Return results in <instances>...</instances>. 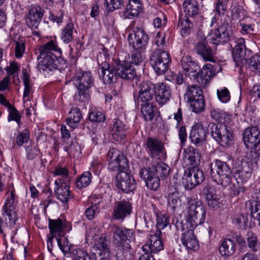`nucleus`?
Here are the masks:
<instances>
[{
    "label": "nucleus",
    "mask_w": 260,
    "mask_h": 260,
    "mask_svg": "<svg viewBox=\"0 0 260 260\" xmlns=\"http://www.w3.org/2000/svg\"><path fill=\"white\" fill-rule=\"evenodd\" d=\"M186 215L187 222L190 224L191 229H183L181 241L182 245L187 249L196 250L199 248V243L193 229L204 222L206 215V208L195 199L188 198Z\"/></svg>",
    "instance_id": "nucleus-1"
},
{
    "label": "nucleus",
    "mask_w": 260,
    "mask_h": 260,
    "mask_svg": "<svg viewBox=\"0 0 260 260\" xmlns=\"http://www.w3.org/2000/svg\"><path fill=\"white\" fill-rule=\"evenodd\" d=\"M61 54V49L56 43L51 40L39 46L38 48V59L40 60L38 64V69L40 71H52L53 69L62 68L59 64V58L57 59L54 53Z\"/></svg>",
    "instance_id": "nucleus-2"
},
{
    "label": "nucleus",
    "mask_w": 260,
    "mask_h": 260,
    "mask_svg": "<svg viewBox=\"0 0 260 260\" xmlns=\"http://www.w3.org/2000/svg\"><path fill=\"white\" fill-rule=\"evenodd\" d=\"M148 35L142 28H135L129 34L128 43L132 48L131 63L138 65L143 61V55L148 43Z\"/></svg>",
    "instance_id": "nucleus-3"
},
{
    "label": "nucleus",
    "mask_w": 260,
    "mask_h": 260,
    "mask_svg": "<svg viewBox=\"0 0 260 260\" xmlns=\"http://www.w3.org/2000/svg\"><path fill=\"white\" fill-rule=\"evenodd\" d=\"M72 81L78 90L74 95L75 100L81 103H87L89 100V89L94 83L91 73L81 70L77 71Z\"/></svg>",
    "instance_id": "nucleus-4"
},
{
    "label": "nucleus",
    "mask_w": 260,
    "mask_h": 260,
    "mask_svg": "<svg viewBox=\"0 0 260 260\" xmlns=\"http://www.w3.org/2000/svg\"><path fill=\"white\" fill-rule=\"evenodd\" d=\"M210 172L212 180L223 188L226 187L232 179L231 168L226 162L216 159L210 164Z\"/></svg>",
    "instance_id": "nucleus-5"
},
{
    "label": "nucleus",
    "mask_w": 260,
    "mask_h": 260,
    "mask_svg": "<svg viewBox=\"0 0 260 260\" xmlns=\"http://www.w3.org/2000/svg\"><path fill=\"white\" fill-rule=\"evenodd\" d=\"M213 138L223 147H228L232 143L233 133L231 128L225 124H209Z\"/></svg>",
    "instance_id": "nucleus-6"
},
{
    "label": "nucleus",
    "mask_w": 260,
    "mask_h": 260,
    "mask_svg": "<svg viewBox=\"0 0 260 260\" xmlns=\"http://www.w3.org/2000/svg\"><path fill=\"white\" fill-rule=\"evenodd\" d=\"M171 62L169 53L164 49L156 48L151 54L150 63L157 75L164 74Z\"/></svg>",
    "instance_id": "nucleus-7"
},
{
    "label": "nucleus",
    "mask_w": 260,
    "mask_h": 260,
    "mask_svg": "<svg viewBox=\"0 0 260 260\" xmlns=\"http://www.w3.org/2000/svg\"><path fill=\"white\" fill-rule=\"evenodd\" d=\"M208 37L213 44L226 43L234 41L235 38L232 27L227 22H223L217 29L212 30Z\"/></svg>",
    "instance_id": "nucleus-8"
},
{
    "label": "nucleus",
    "mask_w": 260,
    "mask_h": 260,
    "mask_svg": "<svg viewBox=\"0 0 260 260\" xmlns=\"http://www.w3.org/2000/svg\"><path fill=\"white\" fill-rule=\"evenodd\" d=\"M93 240L94 244L91 252L94 260H110V251L106 237L102 235H95Z\"/></svg>",
    "instance_id": "nucleus-9"
},
{
    "label": "nucleus",
    "mask_w": 260,
    "mask_h": 260,
    "mask_svg": "<svg viewBox=\"0 0 260 260\" xmlns=\"http://www.w3.org/2000/svg\"><path fill=\"white\" fill-rule=\"evenodd\" d=\"M108 168L112 171L127 169L128 162L126 157L120 151L115 148L110 149L107 154Z\"/></svg>",
    "instance_id": "nucleus-10"
},
{
    "label": "nucleus",
    "mask_w": 260,
    "mask_h": 260,
    "mask_svg": "<svg viewBox=\"0 0 260 260\" xmlns=\"http://www.w3.org/2000/svg\"><path fill=\"white\" fill-rule=\"evenodd\" d=\"M127 169L118 170L115 177L116 186L125 193H129L136 188V182L132 175L127 172Z\"/></svg>",
    "instance_id": "nucleus-11"
},
{
    "label": "nucleus",
    "mask_w": 260,
    "mask_h": 260,
    "mask_svg": "<svg viewBox=\"0 0 260 260\" xmlns=\"http://www.w3.org/2000/svg\"><path fill=\"white\" fill-rule=\"evenodd\" d=\"M204 179L203 171L198 167H194L185 172L182 182L186 189L190 190L202 183Z\"/></svg>",
    "instance_id": "nucleus-12"
},
{
    "label": "nucleus",
    "mask_w": 260,
    "mask_h": 260,
    "mask_svg": "<svg viewBox=\"0 0 260 260\" xmlns=\"http://www.w3.org/2000/svg\"><path fill=\"white\" fill-rule=\"evenodd\" d=\"M252 164L245 159L238 158L233 162L235 177L242 182L247 181L252 173Z\"/></svg>",
    "instance_id": "nucleus-13"
},
{
    "label": "nucleus",
    "mask_w": 260,
    "mask_h": 260,
    "mask_svg": "<svg viewBox=\"0 0 260 260\" xmlns=\"http://www.w3.org/2000/svg\"><path fill=\"white\" fill-rule=\"evenodd\" d=\"M243 139L246 148L255 152L256 147L260 142V131L256 126L248 127L243 133Z\"/></svg>",
    "instance_id": "nucleus-14"
},
{
    "label": "nucleus",
    "mask_w": 260,
    "mask_h": 260,
    "mask_svg": "<svg viewBox=\"0 0 260 260\" xmlns=\"http://www.w3.org/2000/svg\"><path fill=\"white\" fill-rule=\"evenodd\" d=\"M208 134L206 124L202 123H197L192 127L190 133V141L196 146H200L206 141Z\"/></svg>",
    "instance_id": "nucleus-15"
},
{
    "label": "nucleus",
    "mask_w": 260,
    "mask_h": 260,
    "mask_svg": "<svg viewBox=\"0 0 260 260\" xmlns=\"http://www.w3.org/2000/svg\"><path fill=\"white\" fill-rule=\"evenodd\" d=\"M180 64L185 75L189 77L191 80H196L200 70L198 63L194 61L190 56L185 55L182 57Z\"/></svg>",
    "instance_id": "nucleus-16"
},
{
    "label": "nucleus",
    "mask_w": 260,
    "mask_h": 260,
    "mask_svg": "<svg viewBox=\"0 0 260 260\" xmlns=\"http://www.w3.org/2000/svg\"><path fill=\"white\" fill-rule=\"evenodd\" d=\"M161 234L160 231L156 230L153 234L150 235L148 241L142 247L143 251L152 253L163 250L164 246L160 239Z\"/></svg>",
    "instance_id": "nucleus-17"
},
{
    "label": "nucleus",
    "mask_w": 260,
    "mask_h": 260,
    "mask_svg": "<svg viewBox=\"0 0 260 260\" xmlns=\"http://www.w3.org/2000/svg\"><path fill=\"white\" fill-rule=\"evenodd\" d=\"M99 75L106 84L115 82L118 76L115 67L110 66L106 61H103L99 65Z\"/></svg>",
    "instance_id": "nucleus-18"
},
{
    "label": "nucleus",
    "mask_w": 260,
    "mask_h": 260,
    "mask_svg": "<svg viewBox=\"0 0 260 260\" xmlns=\"http://www.w3.org/2000/svg\"><path fill=\"white\" fill-rule=\"evenodd\" d=\"M132 211L131 203L127 201L116 202L113 207L112 216L115 219L123 220Z\"/></svg>",
    "instance_id": "nucleus-19"
},
{
    "label": "nucleus",
    "mask_w": 260,
    "mask_h": 260,
    "mask_svg": "<svg viewBox=\"0 0 260 260\" xmlns=\"http://www.w3.org/2000/svg\"><path fill=\"white\" fill-rule=\"evenodd\" d=\"M156 85L149 81L142 82L139 85L138 103L150 102L155 95Z\"/></svg>",
    "instance_id": "nucleus-20"
},
{
    "label": "nucleus",
    "mask_w": 260,
    "mask_h": 260,
    "mask_svg": "<svg viewBox=\"0 0 260 260\" xmlns=\"http://www.w3.org/2000/svg\"><path fill=\"white\" fill-rule=\"evenodd\" d=\"M16 207V197L7 196L3 207V213L9 217L10 225L16 224L18 217L15 210Z\"/></svg>",
    "instance_id": "nucleus-21"
},
{
    "label": "nucleus",
    "mask_w": 260,
    "mask_h": 260,
    "mask_svg": "<svg viewBox=\"0 0 260 260\" xmlns=\"http://www.w3.org/2000/svg\"><path fill=\"white\" fill-rule=\"evenodd\" d=\"M43 14L44 10L40 6H32L25 16L27 25L31 28H38Z\"/></svg>",
    "instance_id": "nucleus-22"
},
{
    "label": "nucleus",
    "mask_w": 260,
    "mask_h": 260,
    "mask_svg": "<svg viewBox=\"0 0 260 260\" xmlns=\"http://www.w3.org/2000/svg\"><path fill=\"white\" fill-rule=\"evenodd\" d=\"M149 169H142L139 174L140 177L145 181L146 186L153 190H156L160 185V180L157 174H154L149 171Z\"/></svg>",
    "instance_id": "nucleus-23"
},
{
    "label": "nucleus",
    "mask_w": 260,
    "mask_h": 260,
    "mask_svg": "<svg viewBox=\"0 0 260 260\" xmlns=\"http://www.w3.org/2000/svg\"><path fill=\"white\" fill-rule=\"evenodd\" d=\"M157 94L155 99L157 104L160 106L166 104L172 96V89L170 86L165 83H158L156 84Z\"/></svg>",
    "instance_id": "nucleus-24"
},
{
    "label": "nucleus",
    "mask_w": 260,
    "mask_h": 260,
    "mask_svg": "<svg viewBox=\"0 0 260 260\" xmlns=\"http://www.w3.org/2000/svg\"><path fill=\"white\" fill-rule=\"evenodd\" d=\"M201 155L196 148L188 146L183 150V159L186 166L197 167L200 164Z\"/></svg>",
    "instance_id": "nucleus-25"
},
{
    "label": "nucleus",
    "mask_w": 260,
    "mask_h": 260,
    "mask_svg": "<svg viewBox=\"0 0 260 260\" xmlns=\"http://www.w3.org/2000/svg\"><path fill=\"white\" fill-rule=\"evenodd\" d=\"M54 183L57 187L55 189L56 198L63 203L68 202L72 198L69 186V182L63 183L62 179H57Z\"/></svg>",
    "instance_id": "nucleus-26"
},
{
    "label": "nucleus",
    "mask_w": 260,
    "mask_h": 260,
    "mask_svg": "<svg viewBox=\"0 0 260 260\" xmlns=\"http://www.w3.org/2000/svg\"><path fill=\"white\" fill-rule=\"evenodd\" d=\"M216 74L214 67L210 63L204 66L196 79L197 82L202 87H205L209 82L211 78Z\"/></svg>",
    "instance_id": "nucleus-27"
},
{
    "label": "nucleus",
    "mask_w": 260,
    "mask_h": 260,
    "mask_svg": "<svg viewBox=\"0 0 260 260\" xmlns=\"http://www.w3.org/2000/svg\"><path fill=\"white\" fill-rule=\"evenodd\" d=\"M115 69L117 76L124 79L131 80L136 75L135 69L128 62H124L116 64Z\"/></svg>",
    "instance_id": "nucleus-28"
},
{
    "label": "nucleus",
    "mask_w": 260,
    "mask_h": 260,
    "mask_svg": "<svg viewBox=\"0 0 260 260\" xmlns=\"http://www.w3.org/2000/svg\"><path fill=\"white\" fill-rule=\"evenodd\" d=\"M113 238L117 242L134 241L135 239L133 230L116 226L114 229Z\"/></svg>",
    "instance_id": "nucleus-29"
},
{
    "label": "nucleus",
    "mask_w": 260,
    "mask_h": 260,
    "mask_svg": "<svg viewBox=\"0 0 260 260\" xmlns=\"http://www.w3.org/2000/svg\"><path fill=\"white\" fill-rule=\"evenodd\" d=\"M128 127L126 124L119 119H115L112 126V135L113 138L116 141L124 139Z\"/></svg>",
    "instance_id": "nucleus-30"
},
{
    "label": "nucleus",
    "mask_w": 260,
    "mask_h": 260,
    "mask_svg": "<svg viewBox=\"0 0 260 260\" xmlns=\"http://www.w3.org/2000/svg\"><path fill=\"white\" fill-rule=\"evenodd\" d=\"M236 250V245L234 240L225 238L220 241L218 248L219 253L223 257L233 255Z\"/></svg>",
    "instance_id": "nucleus-31"
},
{
    "label": "nucleus",
    "mask_w": 260,
    "mask_h": 260,
    "mask_svg": "<svg viewBox=\"0 0 260 260\" xmlns=\"http://www.w3.org/2000/svg\"><path fill=\"white\" fill-rule=\"evenodd\" d=\"M146 150L151 157H156L163 151V144L156 139L148 138L146 140Z\"/></svg>",
    "instance_id": "nucleus-32"
},
{
    "label": "nucleus",
    "mask_w": 260,
    "mask_h": 260,
    "mask_svg": "<svg viewBox=\"0 0 260 260\" xmlns=\"http://www.w3.org/2000/svg\"><path fill=\"white\" fill-rule=\"evenodd\" d=\"M198 54L201 55L205 61L215 62L214 53L212 49L204 42H198L196 46Z\"/></svg>",
    "instance_id": "nucleus-33"
},
{
    "label": "nucleus",
    "mask_w": 260,
    "mask_h": 260,
    "mask_svg": "<svg viewBox=\"0 0 260 260\" xmlns=\"http://www.w3.org/2000/svg\"><path fill=\"white\" fill-rule=\"evenodd\" d=\"M49 228L52 234L69 231L71 229L70 223L61 219L49 220Z\"/></svg>",
    "instance_id": "nucleus-34"
},
{
    "label": "nucleus",
    "mask_w": 260,
    "mask_h": 260,
    "mask_svg": "<svg viewBox=\"0 0 260 260\" xmlns=\"http://www.w3.org/2000/svg\"><path fill=\"white\" fill-rule=\"evenodd\" d=\"M235 45L233 49V56L235 60H238L242 58L245 54L246 47L245 41L242 38H234V41Z\"/></svg>",
    "instance_id": "nucleus-35"
},
{
    "label": "nucleus",
    "mask_w": 260,
    "mask_h": 260,
    "mask_svg": "<svg viewBox=\"0 0 260 260\" xmlns=\"http://www.w3.org/2000/svg\"><path fill=\"white\" fill-rule=\"evenodd\" d=\"M143 5L141 0H129L126 8L127 16H136L143 11Z\"/></svg>",
    "instance_id": "nucleus-36"
},
{
    "label": "nucleus",
    "mask_w": 260,
    "mask_h": 260,
    "mask_svg": "<svg viewBox=\"0 0 260 260\" xmlns=\"http://www.w3.org/2000/svg\"><path fill=\"white\" fill-rule=\"evenodd\" d=\"M167 198L168 205L169 207L171 208L173 210L181 206V195L176 188H173L172 189V187H171Z\"/></svg>",
    "instance_id": "nucleus-37"
},
{
    "label": "nucleus",
    "mask_w": 260,
    "mask_h": 260,
    "mask_svg": "<svg viewBox=\"0 0 260 260\" xmlns=\"http://www.w3.org/2000/svg\"><path fill=\"white\" fill-rule=\"evenodd\" d=\"M183 8L186 16L193 17L199 14V6L194 0H185L183 4Z\"/></svg>",
    "instance_id": "nucleus-38"
},
{
    "label": "nucleus",
    "mask_w": 260,
    "mask_h": 260,
    "mask_svg": "<svg viewBox=\"0 0 260 260\" xmlns=\"http://www.w3.org/2000/svg\"><path fill=\"white\" fill-rule=\"evenodd\" d=\"M146 168L149 169L150 172H153L154 174H157L158 177L160 176L162 178H166L169 175L170 172L169 166L162 162L154 163L150 167Z\"/></svg>",
    "instance_id": "nucleus-39"
},
{
    "label": "nucleus",
    "mask_w": 260,
    "mask_h": 260,
    "mask_svg": "<svg viewBox=\"0 0 260 260\" xmlns=\"http://www.w3.org/2000/svg\"><path fill=\"white\" fill-rule=\"evenodd\" d=\"M246 245L251 252H256L260 250V242L255 233L251 231L247 232Z\"/></svg>",
    "instance_id": "nucleus-40"
},
{
    "label": "nucleus",
    "mask_w": 260,
    "mask_h": 260,
    "mask_svg": "<svg viewBox=\"0 0 260 260\" xmlns=\"http://www.w3.org/2000/svg\"><path fill=\"white\" fill-rule=\"evenodd\" d=\"M70 117L67 119V124L71 127L74 128L81 120L82 115L80 110L77 108H73L70 110Z\"/></svg>",
    "instance_id": "nucleus-41"
},
{
    "label": "nucleus",
    "mask_w": 260,
    "mask_h": 260,
    "mask_svg": "<svg viewBox=\"0 0 260 260\" xmlns=\"http://www.w3.org/2000/svg\"><path fill=\"white\" fill-rule=\"evenodd\" d=\"M178 26L181 27V36L186 37L190 34L193 24L188 17L185 16L179 18Z\"/></svg>",
    "instance_id": "nucleus-42"
},
{
    "label": "nucleus",
    "mask_w": 260,
    "mask_h": 260,
    "mask_svg": "<svg viewBox=\"0 0 260 260\" xmlns=\"http://www.w3.org/2000/svg\"><path fill=\"white\" fill-rule=\"evenodd\" d=\"M184 96L187 102L192 101L194 99L203 96V91L197 85H188L186 88Z\"/></svg>",
    "instance_id": "nucleus-43"
},
{
    "label": "nucleus",
    "mask_w": 260,
    "mask_h": 260,
    "mask_svg": "<svg viewBox=\"0 0 260 260\" xmlns=\"http://www.w3.org/2000/svg\"><path fill=\"white\" fill-rule=\"evenodd\" d=\"M154 224L152 215L150 213L144 212L142 217L137 219L136 225H138L142 230L148 229Z\"/></svg>",
    "instance_id": "nucleus-44"
},
{
    "label": "nucleus",
    "mask_w": 260,
    "mask_h": 260,
    "mask_svg": "<svg viewBox=\"0 0 260 260\" xmlns=\"http://www.w3.org/2000/svg\"><path fill=\"white\" fill-rule=\"evenodd\" d=\"M141 104V112L146 121L151 120L154 116L155 108L152 103L144 102Z\"/></svg>",
    "instance_id": "nucleus-45"
},
{
    "label": "nucleus",
    "mask_w": 260,
    "mask_h": 260,
    "mask_svg": "<svg viewBox=\"0 0 260 260\" xmlns=\"http://www.w3.org/2000/svg\"><path fill=\"white\" fill-rule=\"evenodd\" d=\"M73 29L74 24L72 22L68 23L62 29L60 37L64 43L68 44L73 40Z\"/></svg>",
    "instance_id": "nucleus-46"
},
{
    "label": "nucleus",
    "mask_w": 260,
    "mask_h": 260,
    "mask_svg": "<svg viewBox=\"0 0 260 260\" xmlns=\"http://www.w3.org/2000/svg\"><path fill=\"white\" fill-rule=\"evenodd\" d=\"M156 226L157 230L160 231L169 225L170 223V217L168 214L158 212L156 215Z\"/></svg>",
    "instance_id": "nucleus-47"
},
{
    "label": "nucleus",
    "mask_w": 260,
    "mask_h": 260,
    "mask_svg": "<svg viewBox=\"0 0 260 260\" xmlns=\"http://www.w3.org/2000/svg\"><path fill=\"white\" fill-rule=\"evenodd\" d=\"M91 174L90 172H84L77 179L76 183L78 188L81 189L87 186L91 181Z\"/></svg>",
    "instance_id": "nucleus-48"
},
{
    "label": "nucleus",
    "mask_w": 260,
    "mask_h": 260,
    "mask_svg": "<svg viewBox=\"0 0 260 260\" xmlns=\"http://www.w3.org/2000/svg\"><path fill=\"white\" fill-rule=\"evenodd\" d=\"M210 116L215 121L225 123L229 115L225 112L219 109H213L210 111Z\"/></svg>",
    "instance_id": "nucleus-49"
},
{
    "label": "nucleus",
    "mask_w": 260,
    "mask_h": 260,
    "mask_svg": "<svg viewBox=\"0 0 260 260\" xmlns=\"http://www.w3.org/2000/svg\"><path fill=\"white\" fill-rule=\"evenodd\" d=\"M188 102L190 104L192 111L195 113H200L204 110L205 104L203 95Z\"/></svg>",
    "instance_id": "nucleus-50"
},
{
    "label": "nucleus",
    "mask_w": 260,
    "mask_h": 260,
    "mask_svg": "<svg viewBox=\"0 0 260 260\" xmlns=\"http://www.w3.org/2000/svg\"><path fill=\"white\" fill-rule=\"evenodd\" d=\"M22 80L24 86L23 99H25L29 96L31 91L30 75L26 69H22Z\"/></svg>",
    "instance_id": "nucleus-51"
},
{
    "label": "nucleus",
    "mask_w": 260,
    "mask_h": 260,
    "mask_svg": "<svg viewBox=\"0 0 260 260\" xmlns=\"http://www.w3.org/2000/svg\"><path fill=\"white\" fill-rule=\"evenodd\" d=\"M71 257L72 260H91L87 252L81 248L73 250Z\"/></svg>",
    "instance_id": "nucleus-52"
},
{
    "label": "nucleus",
    "mask_w": 260,
    "mask_h": 260,
    "mask_svg": "<svg viewBox=\"0 0 260 260\" xmlns=\"http://www.w3.org/2000/svg\"><path fill=\"white\" fill-rule=\"evenodd\" d=\"M25 149L26 153V157L29 160L34 159L40 154V150L38 147L34 143H29L25 145Z\"/></svg>",
    "instance_id": "nucleus-53"
},
{
    "label": "nucleus",
    "mask_w": 260,
    "mask_h": 260,
    "mask_svg": "<svg viewBox=\"0 0 260 260\" xmlns=\"http://www.w3.org/2000/svg\"><path fill=\"white\" fill-rule=\"evenodd\" d=\"M69 174V172L67 168L60 166L56 167L53 172L54 176H59L61 177L59 179H62V182L63 183L69 182L70 178Z\"/></svg>",
    "instance_id": "nucleus-54"
},
{
    "label": "nucleus",
    "mask_w": 260,
    "mask_h": 260,
    "mask_svg": "<svg viewBox=\"0 0 260 260\" xmlns=\"http://www.w3.org/2000/svg\"><path fill=\"white\" fill-rule=\"evenodd\" d=\"M206 200L208 205L215 210H217L221 207V198L218 194H215L210 199H207Z\"/></svg>",
    "instance_id": "nucleus-55"
},
{
    "label": "nucleus",
    "mask_w": 260,
    "mask_h": 260,
    "mask_svg": "<svg viewBox=\"0 0 260 260\" xmlns=\"http://www.w3.org/2000/svg\"><path fill=\"white\" fill-rule=\"evenodd\" d=\"M106 9L108 11H113L120 9L123 4V0H105Z\"/></svg>",
    "instance_id": "nucleus-56"
},
{
    "label": "nucleus",
    "mask_w": 260,
    "mask_h": 260,
    "mask_svg": "<svg viewBox=\"0 0 260 260\" xmlns=\"http://www.w3.org/2000/svg\"><path fill=\"white\" fill-rule=\"evenodd\" d=\"M29 133L27 129H25L20 133L16 138V143L18 146H21L24 143L28 144Z\"/></svg>",
    "instance_id": "nucleus-57"
},
{
    "label": "nucleus",
    "mask_w": 260,
    "mask_h": 260,
    "mask_svg": "<svg viewBox=\"0 0 260 260\" xmlns=\"http://www.w3.org/2000/svg\"><path fill=\"white\" fill-rule=\"evenodd\" d=\"M116 255L118 260H132L133 259L130 250L127 249L118 248Z\"/></svg>",
    "instance_id": "nucleus-58"
},
{
    "label": "nucleus",
    "mask_w": 260,
    "mask_h": 260,
    "mask_svg": "<svg viewBox=\"0 0 260 260\" xmlns=\"http://www.w3.org/2000/svg\"><path fill=\"white\" fill-rule=\"evenodd\" d=\"M217 94L219 100L222 103H226L230 100V92L225 87L217 89Z\"/></svg>",
    "instance_id": "nucleus-59"
},
{
    "label": "nucleus",
    "mask_w": 260,
    "mask_h": 260,
    "mask_svg": "<svg viewBox=\"0 0 260 260\" xmlns=\"http://www.w3.org/2000/svg\"><path fill=\"white\" fill-rule=\"evenodd\" d=\"M57 241L59 248L64 254L68 253L70 250L71 245L67 238H57Z\"/></svg>",
    "instance_id": "nucleus-60"
},
{
    "label": "nucleus",
    "mask_w": 260,
    "mask_h": 260,
    "mask_svg": "<svg viewBox=\"0 0 260 260\" xmlns=\"http://www.w3.org/2000/svg\"><path fill=\"white\" fill-rule=\"evenodd\" d=\"M89 120L93 122H101L105 119L104 114L101 111H93L89 114Z\"/></svg>",
    "instance_id": "nucleus-61"
},
{
    "label": "nucleus",
    "mask_w": 260,
    "mask_h": 260,
    "mask_svg": "<svg viewBox=\"0 0 260 260\" xmlns=\"http://www.w3.org/2000/svg\"><path fill=\"white\" fill-rule=\"evenodd\" d=\"M251 215L256 219H260V203L253 202L250 204Z\"/></svg>",
    "instance_id": "nucleus-62"
},
{
    "label": "nucleus",
    "mask_w": 260,
    "mask_h": 260,
    "mask_svg": "<svg viewBox=\"0 0 260 260\" xmlns=\"http://www.w3.org/2000/svg\"><path fill=\"white\" fill-rule=\"evenodd\" d=\"M25 43L23 40L15 42V56L20 58L25 51Z\"/></svg>",
    "instance_id": "nucleus-63"
},
{
    "label": "nucleus",
    "mask_w": 260,
    "mask_h": 260,
    "mask_svg": "<svg viewBox=\"0 0 260 260\" xmlns=\"http://www.w3.org/2000/svg\"><path fill=\"white\" fill-rule=\"evenodd\" d=\"M9 115L8 116V120L15 121L18 124L20 123V116L17 110L13 106L9 108Z\"/></svg>",
    "instance_id": "nucleus-64"
}]
</instances>
